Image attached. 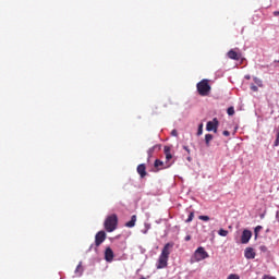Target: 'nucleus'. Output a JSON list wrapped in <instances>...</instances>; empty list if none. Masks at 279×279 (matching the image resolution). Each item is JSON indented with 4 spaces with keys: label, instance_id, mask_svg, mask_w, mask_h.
Returning <instances> with one entry per match:
<instances>
[{
    "label": "nucleus",
    "instance_id": "9d476101",
    "mask_svg": "<svg viewBox=\"0 0 279 279\" xmlns=\"http://www.w3.org/2000/svg\"><path fill=\"white\" fill-rule=\"evenodd\" d=\"M137 173L140 178H145L147 175V167L145 163H141L137 166Z\"/></svg>",
    "mask_w": 279,
    "mask_h": 279
},
{
    "label": "nucleus",
    "instance_id": "c85d7f7f",
    "mask_svg": "<svg viewBox=\"0 0 279 279\" xmlns=\"http://www.w3.org/2000/svg\"><path fill=\"white\" fill-rule=\"evenodd\" d=\"M263 279H276V277H271L269 275H264Z\"/></svg>",
    "mask_w": 279,
    "mask_h": 279
},
{
    "label": "nucleus",
    "instance_id": "a211bd4d",
    "mask_svg": "<svg viewBox=\"0 0 279 279\" xmlns=\"http://www.w3.org/2000/svg\"><path fill=\"white\" fill-rule=\"evenodd\" d=\"M197 136H202V134H204V124L203 123H201L199 125H198V130H197Z\"/></svg>",
    "mask_w": 279,
    "mask_h": 279
},
{
    "label": "nucleus",
    "instance_id": "f8f14e48",
    "mask_svg": "<svg viewBox=\"0 0 279 279\" xmlns=\"http://www.w3.org/2000/svg\"><path fill=\"white\" fill-rule=\"evenodd\" d=\"M163 153H165L167 162H169V160H171V158H173V155H171V147L170 146H165L163 147Z\"/></svg>",
    "mask_w": 279,
    "mask_h": 279
},
{
    "label": "nucleus",
    "instance_id": "4468645a",
    "mask_svg": "<svg viewBox=\"0 0 279 279\" xmlns=\"http://www.w3.org/2000/svg\"><path fill=\"white\" fill-rule=\"evenodd\" d=\"M126 228H134L136 226V215L131 217V220L125 223Z\"/></svg>",
    "mask_w": 279,
    "mask_h": 279
},
{
    "label": "nucleus",
    "instance_id": "f03ea898",
    "mask_svg": "<svg viewBox=\"0 0 279 279\" xmlns=\"http://www.w3.org/2000/svg\"><path fill=\"white\" fill-rule=\"evenodd\" d=\"M196 88L201 97H208V95H210V90H211L210 83L206 78H203L201 82H198L196 85Z\"/></svg>",
    "mask_w": 279,
    "mask_h": 279
},
{
    "label": "nucleus",
    "instance_id": "7c9ffc66",
    "mask_svg": "<svg viewBox=\"0 0 279 279\" xmlns=\"http://www.w3.org/2000/svg\"><path fill=\"white\" fill-rule=\"evenodd\" d=\"M183 149L187 151V154H191V149H189V146H183Z\"/></svg>",
    "mask_w": 279,
    "mask_h": 279
},
{
    "label": "nucleus",
    "instance_id": "a878e982",
    "mask_svg": "<svg viewBox=\"0 0 279 279\" xmlns=\"http://www.w3.org/2000/svg\"><path fill=\"white\" fill-rule=\"evenodd\" d=\"M278 145H279V132L277 133L275 143H274V146H275V147H278Z\"/></svg>",
    "mask_w": 279,
    "mask_h": 279
},
{
    "label": "nucleus",
    "instance_id": "1a4fd4ad",
    "mask_svg": "<svg viewBox=\"0 0 279 279\" xmlns=\"http://www.w3.org/2000/svg\"><path fill=\"white\" fill-rule=\"evenodd\" d=\"M250 239H252V231H250V230H244V231L242 232L241 243H243V244L250 243Z\"/></svg>",
    "mask_w": 279,
    "mask_h": 279
},
{
    "label": "nucleus",
    "instance_id": "0eeeda50",
    "mask_svg": "<svg viewBox=\"0 0 279 279\" xmlns=\"http://www.w3.org/2000/svg\"><path fill=\"white\" fill-rule=\"evenodd\" d=\"M105 260H107V263H112V260H114V252L110 246L105 251Z\"/></svg>",
    "mask_w": 279,
    "mask_h": 279
},
{
    "label": "nucleus",
    "instance_id": "423d86ee",
    "mask_svg": "<svg viewBox=\"0 0 279 279\" xmlns=\"http://www.w3.org/2000/svg\"><path fill=\"white\" fill-rule=\"evenodd\" d=\"M104 241H106V231L97 232L96 235H95V245H96V247H99V245H101V243H104Z\"/></svg>",
    "mask_w": 279,
    "mask_h": 279
},
{
    "label": "nucleus",
    "instance_id": "b1692460",
    "mask_svg": "<svg viewBox=\"0 0 279 279\" xmlns=\"http://www.w3.org/2000/svg\"><path fill=\"white\" fill-rule=\"evenodd\" d=\"M198 219L201 221H210V217H208V216H199Z\"/></svg>",
    "mask_w": 279,
    "mask_h": 279
},
{
    "label": "nucleus",
    "instance_id": "f704fd0d",
    "mask_svg": "<svg viewBox=\"0 0 279 279\" xmlns=\"http://www.w3.org/2000/svg\"><path fill=\"white\" fill-rule=\"evenodd\" d=\"M246 80H250V76H246Z\"/></svg>",
    "mask_w": 279,
    "mask_h": 279
},
{
    "label": "nucleus",
    "instance_id": "f3484780",
    "mask_svg": "<svg viewBox=\"0 0 279 279\" xmlns=\"http://www.w3.org/2000/svg\"><path fill=\"white\" fill-rule=\"evenodd\" d=\"M214 136L213 134H206L205 135V145L206 147H210V141H213Z\"/></svg>",
    "mask_w": 279,
    "mask_h": 279
},
{
    "label": "nucleus",
    "instance_id": "ddd939ff",
    "mask_svg": "<svg viewBox=\"0 0 279 279\" xmlns=\"http://www.w3.org/2000/svg\"><path fill=\"white\" fill-rule=\"evenodd\" d=\"M154 167L157 169V171H160V169H165V162H162L160 159H156Z\"/></svg>",
    "mask_w": 279,
    "mask_h": 279
},
{
    "label": "nucleus",
    "instance_id": "72a5a7b5",
    "mask_svg": "<svg viewBox=\"0 0 279 279\" xmlns=\"http://www.w3.org/2000/svg\"><path fill=\"white\" fill-rule=\"evenodd\" d=\"M278 217H279V211H277V219H278Z\"/></svg>",
    "mask_w": 279,
    "mask_h": 279
},
{
    "label": "nucleus",
    "instance_id": "2eb2a0df",
    "mask_svg": "<svg viewBox=\"0 0 279 279\" xmlns=\"http://www.w3.org/2000/svg\"><path fill=\"white\" fill-rule=\"evenodd\" d=\"M156 149H160V145H155V146L150 147V148L147 150L148 158H151V156H154V153L156 151Z\"/></svg>",
    "mask_w": 279,
    "mask_h": 279
},
{
    "label": "nucleus",
    "instance_id": "4be33fe9",
    "mask_svg": "<svg viewBox=\"0 0 279 279\" xmlns=\"http://www.w3.org/2000/svg\"><path fill=\"white\" fill-rule=\"evenodd\" d=\"M227 113L229 114V117H232L234 114V107H229Z\"/></svg>",
    "mask_w": 279,
    "mask_h": 279
},
{
    "label": "nucleus",
    "instance_id": "bb28decb",
    "mask_svg": "<svg viewBox=\"0 0 279 279\" xmlns=\"http://www.w3.org/2000/svg\"><path fill=\"white\" fill-rule=\"evenodd\" d=\"M251 90H253V93H258V87L256 85L252 84Z\"/></svg>",
    "mask_w": 279,
    "mask_h": 279
},
{
    "label": "nucleus",
    "instance_id": "dca6fc26",
    "mask_svg": "<svg viewBox=\"0 0 279 279\" xmlns=\"http://www.w3.org/2000/svg\"><path fill=\"white\" fill-rule=\"evenodd\" d=\"M82 274H84V267H82V262H80V264L77 265V267L75 269V275L82 276Z\"/></svg>",
    "mask_w": 279,
    "mask_h": 279
},
{
    "label": "nucleus",
    "instance_id": "f257e3e1",
    "mask_svg": "<svg viewBox=\"0 0 279 279\" xmlns=\"http://www.w3.org/2000/svg\"><path fill=\"white\" fill-rule=\"evenodd\" d=\"M171 250H173V242H168L165 244L156 264L157 269H166V267L169 265V256L171 254Z\"/></svg>",
    "mask_w": 279,
    "mask_h": 279
},
{
    "label": "nucleus",
    "instance_id": "2f4dec72",
    "mask_svg": "<svg viewBox=\"0 0 279 279\" xmlns=\"http://www.w3.org/2000/svg\"><path fill=\"white\" fill-rule=\"evenodd\" d=\"M272 14L274 16H279V11H275Z\"/></svg>",
    "mask_w": 279,
    "mask_h": 279
},
{
    "label": "nucleus",
    "instance_id": "412c9836",
    "mask_svg": "<svg viewBox=\"0 0 279 279\" xmlns=\"http://www.w3.org/2000/svg\"><path fill=\"white\" fill-rule=\"evenodd\" d=\"M218 234H219V236H228V230H226V229H220V230L218 231Z\"/></svg>",
    "mask_w": 279,
    "mask_h": 279
},
{
    "label": "nucleus",
    "instance_id": "20e7f679",
    "mask_svg": "<svg viewBox=\"0 0 279 279\" xmlns=\"http://www.w3.org/2000/svg\"><path fill=\"white\" fill-rule=\"evenodd\" d=\"M208 252L204 248V246H199L195 252H194V260L195 263H199L202 260H206L208 258Z\"/></svg>",
    "mask_w": 279,
    "mask_h": 279
},
{
    "label": "nucleus",
    "instance_id": "7ed1b4c3",
    "mask_svg": "<svg viewBox=\"0 0 279 279\" xmlns=\"http://www.w3.org/2000/svg\"><path fill=\"white\" fill-rule=\"evenodd\" d=\"M119 223V218L117 217L116 214H112L111 216L107 217L105 220V230L107 232H114L117 230V226Z\"/></svg>",
    "mask_w": 279,
    "mask_h": 279
},
{
    "label": "nucleus",
    "instance_id": "9b49d317",
    "mask_svg": "<svg viewBox=\"0 0 279 279\" xmlns=\"http://www.w3.org/2000/svg\"><path fill=\"white\" fill-rule=\"evenodd\" d=\"M228 58H230V60H241V53L234 51V50H230L227 53Z\"/></svg>",
    "mask_w": 279,
    "mask_h": 279
},
{
    "label": "nucleus",
    "instance_id": "aec40b11",
    "mask_svg": "<svg viewBox=\"0 0 279 279\" xmlns=\"http://www.w3.org/2000/svg\"><path fill=\"white\" fill-rule=\"evenodd\" d=\"M195 217V213L191 211L187 219L185 220L186 223H191Z\"/></svg>",
    "mask_w": 279,
    "mask_h": 279
},
{
    "label": "nucleus",
    "instance_id": "5701e85b",
    "mask_svg": "<svg viewBox=\"0 0 279 279\" xmlns=\"http://www.w3.org/2000/svg\"><path fill=\"white\" fill-rule=\"evenodd\" d=\"M227 279H241V277L236 274H231V275L228 276Z\"/></svg>",
    "mask_w": 279,
    "mask_h": 279
},
{
    "label": "nucleus",
    "instance_id": "cd10ccee",
    "mask_svg": "<svg viewBox=\"0 0 279 279\" xmlns=\"http://www.w3.org/2000/svg\"><path fill=\"white\" fill-rule=\"evenodd\" d=\"M171 136H178V130H175V129L172 130V131H171Z\"/></svg>",
    "mask_w": 279,
    "mask_h": 279
},
{
    "label": "nucleus",
    "instance_id": "c756f323",
    "mask_svg": "<svg viewBox=\"0 0 279 279\" xmlns=\"http://www.w3.org/2000/svg\"><path fill=\"white\" fill-rule=\"evenodd\" d=\"M222 134L223 136H230V131H223Z\"/></svg>",
    "mask_w": 279,
    "mask_h": 279
},
{
    "label": "nucleus",
    "instance_id": "6ab92c4d",
    "mask_svg": "<svg viewBox=\"0 0 279 279\" xmlns=\"http://www.w3.org/2000/svg\"><path fill=\"white\" fill-rule=\"evenodd\" d=\"M253 81L257 86H259V88H263V81L260 78L254 77Z\"/></svg>",
    "mask_w": 279,
    "mask_h": 279
},
{
    "label": "nucleus",
    "instance_id": "473e14b6",
    "mask_svg": "<svg viewBox=\"0 0 279 279\" xmlns=\"http://www.w3.org/2000/svg\"><path fill=\"white\" fill-rule=\"evenodd\" d=\"M185 241H191V235H186Z\"/></svg>",
    "mask_w": 279,
    "mask_h": 279
},
{
    "label": "nucleus",
    "instance_id": "393cba45",
    "mask_svg": "<svg viewBox=\"0 0 279 279\" xmlns=\"http://www.w3.org/2000/svg\"><path fill=\"white\" fill-rule=\"evenodd\" d=\"M263 230V227L262 226H257L255 228V238L258 236V233Z\"/></svg>",
    "mask_w": 279,
    "mask_h": 279
},
{
    "label": "nucleus",
    "instance_id": "39448f33",
    "mask_svg": "<svg viewBox=\"0 0 279 279\" xmlns=\"http://www.w3.org/2000/svg\"><path fill=\"white\" fill-rule=\"evenodd\" d=\"M207 132H214V134H217V130H219V120L217 118H214L213 121H208L206 124Z\"/></svg>",
    "mask_w": 279,
    "mask_h": 279
},
{
    "label": "nucleus",
    "instance_id": "6e6552de",
    "mask_svg": "<svg viewBox=\"0 0 279 279\" xmlns=\"http://www.w3.org/2000/svg\"><path fill=\"white\" fill-rule=\"evenodd\" d=\"M244 256L247 260L256 258V252L252 247H246L244 251Z\"/></svg>",
    "mask_w": 279,
    "mask_h": 279
}]
</instances>
